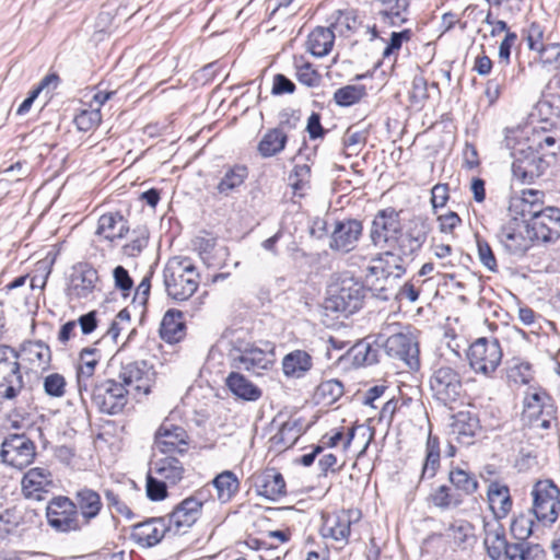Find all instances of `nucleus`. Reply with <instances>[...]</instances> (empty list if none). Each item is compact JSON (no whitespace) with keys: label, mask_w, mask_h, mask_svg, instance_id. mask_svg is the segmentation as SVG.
Returning <instances> with one entry per match:
<instances>
[{"label":"nucleus","mask_w":560,"mask_h":560,"mask_svg":"<svg viewBox=\"0 0 560 560\" xmlns=\"http://www.w3.org/2000/svg\"><path fill=\"white\" fill-rule=\"evenodd\" d=\"M430 226L421 217H415L408 222V233L400 240L399 245L390 246L388 250L380 254L369 266L371 275H381V281H386V287L373 281L374 289L380 292L378 299L388 301L397 296L399 280L406 273L407 267L413 261L416 254L425 243Z\"/></svg>","instance_id":"nucleus-1"},{"label":"nucleus","mask_w":560,"mask_h":560,"mask_svg":"<svg viewBox=\"0 0 560 560\" xmlns=\"http://www.w3.org/2000/svg\"><path fill=\"white\" fill-rule=\"evenodd\" d=\"M375 343L384 348L388 357L401 360L409 369H419L418 342L411 332L398 330L397 324L383 327L376 337Z\"/></svg>","instance_id":"nucleus-2"},{"label":"nucleus","mask_w":560,"mask_h":560,"mask_svg":"<svg viewBox=\"0 0 560 560\" xmlns=\"http://www.w3.org/2000/svg\"><path fill=\"white\" fill-rule=\"evenodd\" d=\"M164 284L170 298L179 302L187 301L199 287V275L195 266L184 259L165 268Z\"/></svg>","instance_id":"nucleus-3"},{"label":"nucleus","mask_w":560,"mask_h":560,"mask_svg":"<svg viewBox=\"0 0 560 560\" xmlns=\"http://www.w3.org/2000/svg\"><path fill=\"white\" fill-rule=\"evenodd\" d=\"M100 412L115 416L120 413L127 405V389L121 383L106 378L90 385V392H85Z\"/></svg>","instance_id":"nucleus-4"},{"label":"nucleus","mask_w":560,"mask_h":560,"mask_svg":"<svg viewBox=\"0 0 560 560\" xmlns=\"http://www.w3.org/2000/svg\"><path fill=\"white\" fill-rule=\"evenodd\" d=\"M408 233V224L402 229L399 212L394 208L380 210L371 225L370 238L377 247L399 245L400 240Z\"/></svg>","instance_id":"nucleus-5"},{"label":"nucleus","mask_w":560,"mask_h":560,"mask_svg":"<svg viewBox=\"0 0 560 560\" xmlns=\"http://www.w3.org/2000/svg\"><path fill=\"white\" fill-rule=\"evenodd\" d=\"M535 517L545 524H553L560 510V490L551 480H540L532 490Z\"/></svg>","instance_id":"nucleus-6"},{"label":"nucleus","mask_w":560,"mask_h":560,"mask_svg":"<svg viewBox=\"0 0 560 560\" xmlns=\"http://www.w3.org/2000/svg\"><path fill=\"white\" fill-rule=\"evenodd\" d=\"M430 389L435 400L444 406L451 405L462 396V375L450 365L438 366L430 377Z\"/></svg>","instance_id":"nucleus-7"},{"label":"nucleus","mask_w":560,"mask_h":560,"mask_svg":"<svg viewBox=\"0 0 560 560\" xmlns=\"http://www.w3.org/2000/svg\"><path fill=\"white\" fill-rule=\"evenodd\" d=\"M502 349L495 338H478L472 342L467 352V359L470 368L476 373L490 375L501 363Z\"/></svg>","instance_id":"nucleus-8"},{"label":"nucleus","mask_w":560,"mask_h":560,"mask_svg":"<svg viewBox=\"0 0 560 560\" xmlns=\"http://www.w3.org/2000/svg\"><path fill=\"white\" fill-rule=\"evenodd\" d=\"M48 524L60 533L81 530L83 524L75 510L74 501L68 497H55L46 509Z\"/></svg>","instance_id":"nucleus-9"},{"label":"nucleus","mask_w":560,"mask_h":560,"mask_svg":"<svg viewBox=\"0 0 560 560\" xmlns=\"http://www.w3.org/2000/svg\"><path fill=\"white\" fill-rule=\"evenodd\" d=\"M36 456L34 442L24 434L8 435L0 450L2 462L18 469H23L33 463Z\"/></svg>","instance_id":"nucleus-10"},{"label":"nucleus","mask_w":560,"mask_h":560,"mask_svg":"<svg viewBox=\"0 0 560 560\" xmlns=\"http://www.w3.org/2000/svg\"><path fill=\"white\" fill-rule=\"evenodd\" d=\"M527 234L532 235L533 241L541 243H552L560 237V210L548 207L539 213H535L532 220L525 224Z\"/></svg>","instance_id":"nucleus-11"},{"label":"nucleus","mask_w":560,"mask_h":560,"mask_svg":"<svg viewBox=\"0 0 560 560\" xmlns=\"http://www.w3.org/2000/svg\"><path fill=\"white\" fill-rule=\"evenodd\" d=\"M232 345L229 353L232 368L257 374L268 369L270 360L264 350L242 340L232 341Z\"/></svg>","instance_id":"nucleus-12"},{"label":"nucleus","mask_w":560,"mask_h":560,"mask_svg":"<svg viewBox=\"0 0 560 560\" xmlns=\"http://www.w3.org/2000/svg\"><path fill=\"white\" fill-rule=\"evenodd\" d=\"M359 518L360 512L353 510H340L338 512L324 514L320 535L325 539L330 538L345 546L349 541L351 525L359 521Z\"/></svg>","instance_id":"nucleus-13"},{"label":"nucleus","mask_w":560,"mask_h":560,"mask_svg":"<svg viewBox=\"0 0 560 560\" xmlns=\"http://www.w3.org/2000/svg\"><path fill=\"white\" fill-rule=\"evenodd\" d=\"M187 431L170 420H164L154 435V446L163 454H185L188 451Z\"/></svg>","instance_id":"nucleus-14"},{"label":"nucleus","mask_w":560,"mask_h":560,"mask_svg":"<svg viewBox=\"0 0 560 560\" xmlns=\"http://www.w3.org/2000/svg\"><path fill=\"white\" fill-rule=\"evenodd\" d=\"M154 371L147 361H133L121 366L119 378L121 384L136 394L147 395L154 382Z\"/></svg>","instance_id":"nucleus-15"},{"label":"nucleus","mask_w":560,"mask_h":560,"mask_svg":"<svg viewBox=\"0 0 560 560\" xmlns=\"http://www.w3.org/2000/svg\"><path fill=\"white\" fill-rule=\"evenodd\" d=\"M498 238L504 250L516 258L523 257L534 242L532 235L526 233L525 224L520 223L516 219L501 228Z\"/></svg>","instance_id":"nucleus-16"},{"label":"nucleus","mask_w":560,"mask_h":560,"mask_svg":"<svg viewBox=\"0 0 560 560\" xmlns=\"http://www.w3.org/2000/svg\"><path fill=\"white\" fill-rule=\"evenodd\" d=\"M514 161L512 163L513 176L521 183H532L545 172L547 163L530 147L526 150L522 149L514 153Z\"/></svg>","instance_id":"nucleus-17"},{"label":"nucleus","mask_w":560,"mask_h":560,"mask_svg":"<svg viewBox=\"0 0 560 560\" xmlns=\"http://www.w3.org/2000/svg\"><path fill=\"white\" fill-rule=\"evenodd\" d=\"M549 397L544 392H534L524 398L523 417L537 427L547 429L553 419L555 407L548 402Z\"/></svg>","instance_id":"nucleus-18"},{"label":"nucleus","mask_w":560,"mask_h":560,"mask_svg":"<svg viewBox=\"0 0 560 560\" xmlns=\"http://www.w3.org/2000/svg\"><path fill=\"white\" fill-rule=\"evenodd\" d=\"M374 19L380 23L399 27L409 20V0H373Z\"/></svg>","instance_id":"nucleus-19"},{"label":"nucleus","mask_w":560,"mask_h":560,"mask_svg":"<svg viewBox=\"0 0 560 560\" xmlns=\"http://www.w3.org/2000/svg\"><path fill=\"white\" fill-rule=\"evenodd\" d=\"M362 231L363 226L359 220L349 219L336 222L329 243L330 249L341 253L351 252L355 248Z\"/></svg>","instance_id":"nucleus-20"},{"label":"nucleus","mask_w":560,"mask_h":560,"mask_svg":"<svg viewBox=\"0 0 560 560\" xmlns=\"http://www.w3.org/2000/svg\"><path fill=\"white\" fill-rule=\"evenodd\" d=\"M170 530L173 529L164 517H152L135 525L131 537L139 546L149 548L158 545Z\"/></svg>","instance_id":"nucleus-21"},{"label":"nucleus","mask_w":560,"mask_h":560,"mask_svg":"<svg viewBox=\"0 0 560 560\" xmlns=\"http://www.w3.org/2000/svg\"><path fill=\"white\" fill-rule=\"evenodd\" d=\"M22 493L26 499L43 500L54 485L51 472L44 467L28 469L22 478Z\"/></svg>","instance_id":"nucleus-22"},{"label":"nucleus","mask_w":560,"mask_h":560,"mask_svg":"<svg viewBox=\"0 0 560 560\" xmlns=\"http://www.w3.org/2000/svg\"><path fill=\"white\" fill-rule=\"evenodd\" d=\"M203 503L196 497H189L177 504L168 515V523L175 533L194 525L200 517Z\"/></svg>","instance_id":"nucleus-23"},{"label":"nucleus","mask_w":560,"mask_h":560,"mask_svg":"<svg viewBox=\"0 0 560 560\" xmlns=\"http://www.w3.org/2000/svg\"><path fill=\"white\" fill-rule=\"evenodd\" d=\"M479 430V419L469 411H459L452 417L450 435L462 445H471Z\"/></svg>","instance_id":"nucleus-24"},{"label":"nucleus","mask_w":560,"mask_h":560,"mask_svg":"<svg viewBox=\"0 0 560 560\" xmlns=\"http://www.w3.org/2000/svg\"><path fill=\"white\" fill-rule=\"evenodd\" d=\"M69 293L78 299L88 298L95 289L98 281V273L89 264H78L73 267Z\"/></svg>","instance_id":"nucleus-25"},{"label":"nucleus","mask_w":560,"mask_h":560,"mask_svg":"<svg viewBox=\"0 0 560 560\" xmlns=\"http://www.w3.org/2000/svg\"><path fill=\"white\" fill-rule=\"evenodd\" d=\"M255 490L258 495L270 501H277L285 494V481L276 469H266L254 478Z\"/></svg>","instance_id":"nucleus-26"},{"label":"nucleus","mask_w":560,"mask_h":560,"mask_svg":"<svg viewBox=\"0 0 560 560\" xmlns=\"http://www.w3.org/2000/svg\"><path fill=\"white\" fill-rule=\"evenodd\" d=\"M101 359V351L97 348H84L80 352V364L77 371V382L81 399H84V392H90L92 376Z\"/></svg>","instance_id":"nucleus-27"},{"label":"nucleus","mask_w":560,"mask_h":560,"mask_svg":"<svg viewBox=\"0 0 560 560\" xmlns=\"http://www.w3.org/2000/svg\"><path fill=\"white\" fill-rule=\"evenodd\" d=\"M363 299L364 291L359 283L343 284L334 296L335 310L346 314H353L361 308Z\"/></svg>","instance_id":"nucleus-28"},{"label":"nucleus","mask_w":560,"mask_h":560,"mask_svg":"<svg viewBox=\"0 0 560 560\" xmlns=\"http://www.w3.org/2000/svg\"><path fill=\"white\" fill-rule=\"evenodd\" d=\"M74 499V506L80 512L83 525H88L100 514L103 504L101 495L96 491L82 488L75 492Z\"/></svg>","instance_id":"nucleus-29"},{"label":"nucleus","mask_w":560,"mask_h":560,"mask_svg":"<svg viewBox=\"0 0 560 560\" xmlns=\"http://www.w3.org/2000/svg\"><path fill=\"white\" fill-rule=\"evenodd\" d=\"M186 335V325L183 313L177 310H168L161 322L160 336L168 343L179 342Z\"/></svg>","instance_id":"nucleus-30"},{"label":"nucleus","mask_w":560,"mask_h":560,"mask_svg":"<svg viewBox=\"0 0 560 560\" xmlns=\"http://www.w3.org/2000/svg\"><path fill=\"white\" fill-rule=\"evenodd\" d=\"M149 470L170 486L177 485L185 472L182 462L171 455L155 460Z\"/></svg>","instance_id":"nucleus-31"},{"label":"nucleus","mask_w":560,"mask_h":560,"mask_svg":"<svg viewBox=\"0 0 560 560\" xmlns=\"http://www.w3.org/2000/svg\"><path fill=\"white\" fill-rule=\"evenodd\" d=\"M488 501L495 518L506 517L512 509L509 487L500 482H491L488 488Z\"/></svg>","instance_id":"nucleus-32"},{"label":"nucleus","mask_w":560,"mask_h":560,"mask_svg":"<svg viewBox=\"0 0 560 560\" xmlns=\"http://www.w3.org/2000/svg\"><path fill=\"white\" fill-rule=\"evenodd\" d=\"M335 37V31L330 25L328 27H315L307 38L310 52L315 57L327 56L332 49Z\"/></svg>","instance_id":"nucleus-33"},{"label":"nucleus","mask_w":560,"mask_h":560,"mask_svg":"<svg viewBox=\"0 0 560 560\" xmlns=\"http://www.w3.org/2000/svg\"><path fill=\"white\" fill-rule=\"evenodd\" d=\"M129 228L122 215L119 213H105L100 217L96 234L104 236L108 241L122 238Z\"/></svg>","instance_id":"nucleus-34"},{"label":"nucleus","mask_w":560,"mask_h":560,"mask_svg":"<svg viewBox=\"0 0 560 560\" xmlns=\"http://www.w3.org/2000/svg\"><path fill=\"white\" fill-rule=\"evenodd\" d=\"M312 366V357L303 350H294L288 353L282 360V371L284 375L291 377H303Z\"/></svg>","instance_id":"nucleus-35"},{"label":"nucleus","mask_w":560,"mask_h":560,"mask_svg":"<svg viewBox=\"0 0 560 560\" xmlns=\"http://www.w3.org/2000/svg\"><path fill=\"white\" fill-rule=\"evenodd\" d=\"M225 384L236 397L243 400L255 401L261 396V390L238 372H231Z\"/></svg>","instance_id":"nucleus-36"},{"label":"nucleus","mask_w":560,"mask_h":560,"mask_svg":"<svg viewBox=\"0 0 560 560\" xmlns=\"http://www.w3.org/2000/svg\"><path fill=\"white\" fill-rule=\"evenodd\" d=\"M441 459L440 439L429 432L425 443V458L422 464L420 480L432 479L439 468Z\"/></svg>","instance_id":"nucleus-37"},{"label":"nucleus","mask_w":560,"mask_h":560,"mask_svg":"<svg viewBox=\"0 0 560 560\" xmlns=\"http://www.w3.org/2000/svg\"><path fill=\"white\" fill-rule=\"evenodd\" d=\"M21 353L30 363L37 368L46 369L49 366L51 361L50 348L42 340H28L23 342L21 345L20 354Z\"/></svg>","instance_id":"nucleus-38"},{"label":"nucleus","mask_w":560,"mask_h":560,"mask_svg":"<svg viewBox=\"0 0 560 560\" xmlns=\"http://www.w3.org/2000/svg\"><path fill=\"white\" fill-rule=\"evenodd\" d=\"M448 480L463 501L466 497L472 495L478 490V481L475 475L462 468L451 469Z\"/></svg>","instance_id":"nucleus-39"},{"label":"nucleus","mask_w":560,"mask_h":560,"mask_svg":"<svg viewBox=\"0 0 560 560\" xmlns=\"http://www.w3.org/2000/svg\"><path fill=\"white\" fill-rule=\"evenodd\" d=\"M288 141V135L282 129H270L258 143V152L262 158H271L280 153Z\"/></svg>","instance_id":"nucleus-40"},{"label":"nucleus","mask_w":560,"mask_h":560,"mask_svg":"<svg viewBox=\"0 0 560 560\" xmlns=\"http://www.w3.org/2000/svg\"><path fill=\"white\" fill-rule=\"evenodd\" d=\"M483 544L491 559H500L508 545L504 528L500 524L487 525Z\"/></svg>","instance_id":"nucleus-41"},{"label":"nucleus","mask_w":560,"mask_h":560,"mask_svg":"<svg viewBox=\"0 0 560 560\" xmlns=\"http://www.w3.org/2000/svg\"><path fill=\"white\" fill-rule=\"evenodd\" d=\"M428 501L435 508L446 511L456 509L464 503L453 487L442 485L434 489L428 497Z\"/></svg>","instance_id":"nucleus-42"},{"label":"nucleus","mask_w":560,"mask_h":560,"mask_svg":"<svg viewBox=\"0 0 560 560\" xmlns=\"http://www.w3.org/2000/svg\"><path fill=\"white\" fill-rule=\"evenodd\" d=\"M248 176V170L244 165L229 167L217 185L219 194L229 196L238 188Z\"/></svg>","instance_id":"nucleus-43"},{"label":"nucleus","mask_w":560,"mask_h":560,"mask_svg":"<svg viewBox=\"0 0 560 560\" xmlns=\"http://www.w3.org/2000/svg\"><path fill=\"white\" fill-rule=\"evenodd\" d=\"M212 483L218 492V499L221 502H229L240 489V481L231 470H224L219 474Z\"/></svg>","instance_id":"nucleus-44"},{"label":"nucleus","mask_w":560,"mask_h":560,"mask_svg":"<svg viewBox=\"0 0 560 560\" xmlns=\"http://www.w3.org/2000/svg\"><path fill=\"white\" fill-rule=\"evenodd\" d=\"M331 18L334 21L330 23V26L335 31V34L339 36H349L360 24L354 10H338Z\"/></svg>","instance_id":"nucleus-45"},{"label":"nucleus","mask_w":560,"mask_h":560,"mask_svg":"<svg viewBox=\"0 0 560 560\" xmlns=\"http://www.w3.org/2000/svg\"><path fill=\"white\" fill-rule=\"evenodd\" d=\"M19 359V351L8 345H0V374L2 377L21 374Z\"/></svg>","instance_id":"nucleus-46"},{"label":"nucleus","mask_w":560,"mask_h":560,"mask_svg":"<svg viewBox=\"0 0 560 560\" xmlns=\"http://www.w3.org/2000/svg\"><path fill=\"white\" fill-rule=\"evenodd\" d=\"M365 95L364 85H346L335 91L334 101L339 106L348 107L359 103Z\"/></svg>","instance_id":"nucleus-47"},{"label":"nucleus","mask_w":560,"mask_h":560,"mask_svg":"<svg viewBox=\"0 0 560 560\" xmlns=\"http://www.w3.org/2000/svg\"><path fill=\"white\" fill-rule=\"evenodd\" d=\"M343 395V385L338 380L322 382L316 389V397L323 405L329 406Z\"/></svg>","instance_id":"nucleus-48"},{"label":"nucleus","mask_w":560,"mask_h":560,"mask_svg":"<svg viewBox=\"0 0 560 560\" xmlns=\"http://www.w3.org/2000/svg\"><path fill=\"white\" fill-rule=\"evenodd\" d=\"M448 532L454 542L459 548L465 549L468 545H470L471 541L475 540L474 527L467 521H457L451 524Z\"/></svg>","instance_id":"nucleus-49"},{"label":"nucleus","mask_w":560,"mask_h":560,"mask_svg":"<svg viewBox=\"0 0 560 560\" xmlns=\"http://www.w3.org/2000/svg\"><path fill=\"white\" fill-rule=\"evenodd\" d=\"M167 486L170 485L166 481L162 480L149 470L147 476L145 492L147 497L151 501H161L165 499L167 497Z\"/></svg>","instance_id":"nucleus-50"},{"label":"nucleus","mask_w":560,"mask_h":560,"mask_svg":"<svg viewBox=\"0 0 560 560\" xmlns=\"http://www.w3.org/2000/svg\"><path fill=\"white\" fill-rule=\"evenodd\" d=\"M66 385V378L59 373H51L43 380L45 394L55 398H60L65 395Z\"/></svg>","instance_id":"nucleus-51"},{"label":"nucleus","mask_w":560,"mask_h":560,"mask_svg":"<svg viewBox=\"0 0 560 560\" xmlns=\"http://www.w3.org/2000/svg\"><path fill=\"white\" fill-rule=\"evenodd\" d=\"M296 68V79L300 83L308 86L315 88L318 86L322 82V75L317 70L313 68L310 62H304L300 66H295Z\"/></svg>","instance_id":"nucleus-52"},{"label":"nucleus","mask_w":560,"mask_h":560,"mask_svg":"<svg viewBox=\"0 0 560 560\" xmlns=\"http://www.w3.org/2000/svg\"><path fill=\"white\" fill-rule=\"evenodd\" d=\"M23 376L13 375V376H3L2 383L0 384V388L4 387V390L0 389V399H14L21 389L23 388Z\"/></svg>","instance_id":"nucleus-53"},{"label":"nucleus","mask_w":560,"mask_h":560,"mask_svg":"<svg viewBox=\"0 0 560 560\" xmlns=\"http://www.w3.org/2000/svg\"><path fill=\"white\" fill-rule=\"evenodd\" d=\"M534 522L526 515L515 517L511 524V534L517 540L526 541L533 533Z\"/></svg>","instance_id":"nucleus-54"},{"label":"nucleus","mask_w":560,"mask_h":560,"mask_svg":"<svg viewBox=\"0 0 560 560\" xmlns=\"http://www.w3.org/2000/svg\"><path fill=\"white\" fill-rule=\"evenodd\" d=\"M354 361L358 364L372 365L378 361L377 350L373 349L370 343L359 342L353 347Z\"/></svg>","instance_id":"nucleus-55"},{"label":"nucleus","mask_w":560,"mask_h":560,"mask_svg":"<svg viewBox=\"0 0 560 560\" xmlns=\"http://www.w3.org/2000/svg\"><path fill=\"white\" fill-rule=\"evenodd\" d=\"M102 120L100 108L83 110L75 116L74 122L79 130L89 131L98 126Z\"/></svg>","instance_id":"nucleus-56"},{"label":"nucleus","mask_w":560,"mask_h":560,"mask_svg":"<svg viewBox=\"0 0 560 560\" xmlns=\"http://www.w3.org/2000/svg\"><path fill=\"white\" fill-rule=\"evenodd\" d=\"M412 32L408 28L402 30L400 32H393L390 34L389 42L383 51V57L388 58L392 55L396 54L405 42L410 40Z\"/></svg>","instance_id":"nucleus-57"},{"label":"nucleus","mask_w":560,"mask_h":560,"mask_svg":"<svg viewBox=\"0 0 560 560\" xmlns=\"http://www.w3.org/2000/svg\"><path fill=\"white\" fill-rule=\"evenodd\" d=\"M428 89L427 80L421 75H416L409 92L410 101L413 104H422L429 97Z\"/></svg>","instance_id":"nucleus-58"},{"label":"nucleus","mask_w":560,"mask_h":560,"mask_svg":"<svg viewBox=\"0 0 560 560\" xmlns=\"http://www.w3.org/2000/svg\"><path fill=\"white\" fill-rule=\"evenodd\" d=\"M299 433L300 430L298 429V422L287 421L281 425L279 432L273 436V440L276 443L292 445Z\"/></svg>","instance_id":"nucleus-59"},{"label":"nucleus","mask_w":560,"mask_h":560,"mask_svg":"<svg viewBox=\"0 0 560 560\" xmlns=\"http://www.w3.org/2000/svg\"><path fill=\"white\" fill-rule=\"evenodd\" d=\"M478 257L480 262L490 271L498 270L497 259L490 245L482 240H477Z\"/></svg>","instance_id":"nucleus-60"},{"label":"nucleus","mask_w":560,"mask_h":560,"mask_svg":"<svg viewBox=\"0 0 560 560\" xmlns=\"http://www.w3.org/2000/svg\"><path fill=\"white\" fill-rule=\"evenodd\" d=\"M115 288L120 290L126 296L133 287V280L128 270L122 266H117L113 270Z\"/></svg>","instance_id":"nucleus-61"},{"label":"nucleus","mask_w":560,"mask_h":560,"mask_svg":"<svg viewBox=\"0 0 560 560\" xmlns=\"http://www.w3.org/2000/svg\"><path fill=\"white\" fill-rule=\"evenodd\" d=\"M104 495L109 510H115L118 514L127 518H132L133 513L127 506V504L120 500L119 495L114 490L106 489L104 491Z\"/></svg>","instance_id":"nucleus-62"},{"label":"nucleus","mask_w":560,"mask_h":560,"mask_svg":"<svg viewBox=\"0 0 560 560\" xmlns=\"http://www.w3.org/2000/svg\"><path fill=\"white\" fill-rule=\"evenodd\" d=\"M544 194L539 190L534 189H524L522 191V197L514 198L512 200L511 207H527L528 205L533 206L535 209H540V203L542 202Z\"/></svg>","instance_id":"nucleus-63"},{"label":"nucleus","mask_w":560,"mask_h":560,"mask_svg":"<svg viewBox=\"0 0 560 560\" xmlns=\"http://www.w3.org/2000/svg\"><path fill=\"white\" fill-rule=\"evenodd\" d=\"M538 54L542 63L555 65L560 69V44H547Z\"/></svg>","instance_id":"nucleus-64"}]
</instances>
